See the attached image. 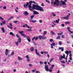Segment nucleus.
<instances>
[{
    "mask_svg": "<svg viewBox=\"0 0 73 73\" xmlns=\"http://www.w3.org/2000/svg\"><path fill=\"white\" fill-rule=\"evenodd\" d=\"M35 38H36V37H34L32 39V41H33V40H34L35 39Z\"/></svg>",
    "mask_w": 73,
    "mask_h": 73,
    "instance_id": "53",
    "label": "nucleus"
},
{
    "mask_svg": "<svg viewBox=\"0 0 73 73\" xmlns=\"http://www.w3.org/2000/svg\"><path fill=\"white\" fill-rule=\"evenodd\" d=\"M52 16H54V17H55V16H56V14L54 13H53V12H52L51 13Z\"/></svg>",
    "mask_w": 73,
    "mask_h": 73,
    "instance_id": "30",
    "label": "nucleus"
},
{
    "mask_svg": "<svg viewBox=\"0 0 73 73\" xmlns=\"http://www.w3.org/2000/svg\"><path fill=\"white\" fill-rule=\"evenodd\" d=\"M46 38L45 36H42V39L44 40V39H46Z\"/></svg>",
    "mask_w": 73,
    "mask_h": 73,
    "instance_id": "33",
    "label": "nucleus"
},
{
    "mask_svg": "<svg viewBox=\"0 0 73 73\" xmlns=\"http://www.w3.org/2000/svg\"><path fill=\"white\" fill-rule=\"evenodd\" d=\"M59 44L60 45H62V42L61 41H59Z\"/></svg>",
    "mask_w": 73,
    "mask_h": 73,
    "instance_id": "42",
    "label": "nucleus"
},
{
    "mask_svg": "<svg viewBox=\"0 0 73 73\" xmlns=\"http://www.w3.org/2000/svg\"><path fill=\"white\" fill-rule=\"evenodd\" d=\"M9 25H10L11 26H12V25H13L11 23H9Z\"/></svg>",
    "mask_w": 73,
    "mask_h": 73,
    "instance_id": "59",
    "label": "nucleus"
},
{
    "mask_svg": "<svg viewBox=\"0 0 73 73\" xmlns=\"http://www.w3.org/2000/svg\"><path fill=\"white\" fill-rule=\"evenodd\" d=\"M5 22H6L5 21H2V23L3 25H4V24H5Z\"/></svg>",
    "mask_w": 73,
    "mask_h": 73,
    "instance_id": "43",
    "label": "nucleus"
},
{
    "mask_svg": "<svg viewBox=\"0 0 73 73\" xmlns=\"http://www.w3.org/2000/svg\"><path fill=\"white\" fill-rule=\"evenodd\" d=\"M59 21H60V19H58V20H56V21H54L53 22V23H59Z\"/></svg>",
    "mask_w": 73,
    "mask_h": 73,
    "instance_id": "14",
    "label": "nucleus"
},
{
    "mask_svg": "<svg viewBox=\"0 0 73 73\" xmlns=\"http://www.w3.org/2000/svg\"><path fill=\"white\" fill-rule=\"evenodd\" d=\"M19 33L20 34H21V36H22L23 37H25V38H27V35L23 33H24V31H19Z\"/></svg>",
    "mask_w": 73,
    "mask_h": 73,
    "instance_id": "4",
    "label": "nucleus"
},
{
    "mask_svg": "<svg viewBox=\"0 0 73 73\" xmlns=\"http://www.w3.org/2000/svg\"><path fill=\"white\" fill-rule=\"evenodd\" d=\"M27 31H28V32H31V31H32V30L31 29H28L27 30Z\"/></svg>",
    "mask_w": 73,
    "mask_h": 73,
    "instance_id": "47",
    "label": "nucleus"
},
{
    "mask_svg": "<svg viewBox=\"0 0 73 73\" xmlns=\"http://www.w3.org/2000/svg\"><path fill=\"white\" fill-rule=\"evenodd\" d=\"M68 31H69V32H70V33H73V31H70V30H68Z\"/></svg>",
    "mask_w": 73,
    "mask_h": 73,
    "instance_id": "49",
    "label": "nucleus"
},
{
    "mask_svg": "<svg viewBox=\"0 0 73 73\" xmlns=\"http://www.w3.org/2000/svg\"><path fill=\"white\" fill-rule=\"evenodd\" d=\"M17 41H18L19 43H20L21 41V38H18Z\"/></svg>",
    "mask_w": 73,
    "mask_h": 73,
    "instance_id": "18",
    "label": "nucleus"
},
{
    "mask_svg": "<svg viewBox=\"0 0 73 73\" xmlns=\"http://www.w3.org/2000/svg\"><path fill=\"white\" fill-rule=\"evenodd\" d=\"M65 24L66 25H67V24H70V22H65Z\"/></svg>",
    "mask_w": 73,
    "mask_h": 73,
    "instance_id": "35",
    "label": "nucleus"
},
{
    "mask_svg": "<svg viewBox=\"0 0 73 73\" xmlns=\"http://www.w3.org/2000/svg\"><path fill=\"white\" fill-rule=\"evenodd\" d=\"M18 60H19V61H21V60H23V58L19 56H18Z\"/></svg>",
    "mask_w": 73,
    "mask_h": 73,
    "instance_id": "17",
    "label": "nucleus"
},
{
    "mask_svg": "<svg viewBox=\"0 0 73 73\" xmlns=\"http://www.w3.org/2000/svg\"><path fill=\"white\" fill-rule=\"evenodd\" d=\"M33 13L34 14H35V15H38V12L36 11H34Z\"/></svg>",
    "mask_w": 73,
    "mask_h": 73,
    "instance_id": "21",
    "label": "nucleus"
},
{
    "mask_svg": "<svg viewBox=\"0 0 73 73\" xmlns=\"http://www.w3.org/2000/svg\"><path fill=\"white\" fill-rule=\"evenodd\" d=\"M18 21H13V22L14 23H17V22H18Z\"/></svg>",
    "mask_w": 73,
    "mask_h": 73,
    "instance_id": "50",
    "label": "nucleus"
},
{
    "mask_svg": "<svg viewBox=\"0 0 73 73\" xmlns=\"http://www.w3.org/2000/svg\"><path fill=\"white\" fill-rule=\"evenodd\" d=\"M19 9V8H18V7H17L16 8V9H15V12H16L17 13L18 12V10H18Z\"/></svg>",
    "mask_w": 73,
    "mask_h": 73,
    "instance_id": "28",
    "label": "nucleus"
},
{
    "mask_svg": "<svg viewBox=\"0 0 73 73\" xmlns=\"http://www.w3.org/2000/svg\"><path fill=\"white\" fill-rule=\"evenodd\" d=\"M39 64H40V65H43L44 62H42V61H40L39 62Z\"/></svg>",
    "mask_w": 73,
    "mask_h": 73,
    "instance_id": "31",
    "label": "nucleus"
},
{
    "mask_svg": "<svg viewBox=\"0 0 73 73\" xmlns=\"http://www.w3.org/2000/svg\"><path fill=\"white\" fill-rule=\"evenodd\" d=\"M26 57L27 58V62H30V61H31L30 58H29V57L28 55H26Z\"/></svg>",
    "mask_w": 73,
    "mask_h": 73,
    "instance_id": "6",
    "label": "nucleus"
},
{
    "mask_svg": "<svg viewBox=\"0 0 73 73\" xmlns=\"http://www.w3.org/2000/svg\"><path fill=\"white\" fill-rule=\"evenodd\" d=\"M44 53H45L46 54H48V52H47L44 51Z\"/></svg>",
    "mask_w": 73,
    "mask_h": 73,
    "instance_id": "57",
    "label": "nucleus"
},
{
    "mask_svg": "<svg viewBox=\"0 0 73 73\" xmlns=\"http://www.w3.org/2000/svg\"><path fill=\"white\" fill-rule=\"evenodd\" d=\"M0 19H1V20H5L1 16H0Z\"/></svg>",
    "mask_w": 73,
    "mask_h": 73,
    "instance_id": "39",
    "label": "nucleus"
},
{
    "mask_svg": "<svg viewBox=\"0 0 73 73\" xmlns=\"http://www.w3.org/2000/svg\"><path fill=\"white\" fill-rule=\"evenodd\" d=\"M1 29L3 33H4L5 32V29H4V28L2 27L1 28Z\"/></svg>",
    "mask_w": 73,
    "mask_h": 73,
    "instance_id": "26",
    "label": "nucleus"
},
{
    "mask_svg": "<svg viewBox=\"0 0 73 73\" xmlns=\"http://www.w3.org/2000/svg\"><path fill=\"white\" fill-rule=\"evenodd\" d=\"M46 2L47 3H48V4H50V1H49L48 0H45Z\"/></svg>",
    "mask_w": 73,
    "mask_h": 73,
    "instance_id": "41",
    "label": "nucleus"
},
{
    "mask_svg": "<svg viewBox=\"0 0 73 73\" xmlns=\"http://www.w3.org/2000/svg\"><path fill=\"white\" fill-rule=\"evenodd\" d=\"M33 17H34V16L33 15L31 16V19H33L32 18H33Z\"/></svg>",
    "mask_w": 73,
    "mask_h": 73,
    "instance_id": "48",
    "label": "nucleus"
},
{
    "mask_svg": "<svg viewBox=\"0 0 73 73\" xmlns=\"http://www.w3.org/2000/svg\"><path fill=\"white\" fill-rule=\"evenodd\" d=\"M37 21L35 20H32L31 21V22H32V23H36V22Z\"/></svg>",
    "mask_w": 73,
    "mask_h": 73,
    "instance_id": "32",
    "label": "nucleus"
},
{
    "mask_svg": "<svg viewBox=\"0 0 73 73\" xmlns=\"http://www.w3.org/2000/svg\"><path fill=\"white\" fill-rule=\"evenodd\" d=\"M67 1V0H65L64 2V1H61L60 3H59V0H52L51 2L52 5L53 4L54 5H60V6H62V5H66V4H65V2H66Z\"/></svg>",
    "mask_w": 73,
    "mask_h": 73,
    "instance_id": "1",
    "label": "nucleus"
},
{
    "mask_svg": "<svg viewBox=\"0 0 73 73\" xmlns=\"http://www.w3.org/2000/svg\"><path fill=\"white\" fill-rule=\"evenodd\" d=\"M33 3V1H30L29 2V9L31 11H33V10L32 8V6H31V4H32Z\"/></svg>",
    "mask_w": 73,
    "mask_h": 73,
    "instance_id": "5",
    "label": "nucleus"
},
{
    "mask_svg": "<svg viewBox=\"0 0 73 73\" xmlns=\"http://www.w3.org/2000/svg\"><path fill=\"white\" fill-rule=\"evenodd\" d=\"M32 9H35L36 10L38 11H40L42 12L44 11V9L42 7H41L38 5H33V6L32 7Z\"/></svg>",
    "mask_w": 73,
    "mask_h": 73,
    "instance_id": "2",
    "label": "nucleus"
},
{
    "mask_svg": "<svg viewBox=\"0 0 73 73\" xmlns=\"http://www.w3.org/2000/svg\"><path fill=\"white\" fill-rule=\"evenodd\" d=\"M15 54V52H12L11 55V56H13L14 54Z\"/></svg>",
    "mask_w": 73,
    "mask_h": 73,
    "instance_id": "38",
    "label": "nucleus"
},
{
    "mask_svg": "<svg viewBox=\"0 0 73 73\" xmlns=\"http://www.w3.org/2000/svg\"><path fill=\"white\" fill-rule=\"evenodd\" d=\"M51 66L52 67H50V69H52L54 68V65H51Z\"/></svg>",
    "mask_w": 73,
    "mask_h": 73,
    "instance_id": "22",
    "label": "nucleus"
},
{
    "mask_svg": "<svg viewBox=\"0 0 73 73\" xmlns=\"http://www.w3.org/2000/svg\"><path fill=\"white\" fill-rule=\"evenodd\" d=\"M50 33H52V35H55L56 34V33H55L52 31H50Z\"/></svg>",
    "mask_w": 73,
    "mask_h": 73,
    "instance_id": "23",
    "label": "nucleus"
},
{
    "mask_svg": "<svg viewBox=\"0 0 73 73\" xmlns=\"http://www.w3.org/2000/svg\"><path fill=\"white\" fill-rule=\"evenodd\" d=\"M26 38H27V41H28V42H31V38H30V36H27V37Z\"/></svg>",
    "mask_w": 73,
    "mask_h": 73,
    "instance_id": "11",
    "label": "nucleus"
},
{
    "mask_svg": "<svg viewBox=\"0 0 73 73\" xmlns=\"http://www.w3.org/2000/svg\"><path fill=\"white\" fill-rule=\"evenodd\" d=\"M44 68L45 69V70L46 72H52V70L51 69L49 70V68H48V66L47 65H46L45 66Z\"/></svg>",
    "mask_w": 73,
    "mask_h": 73,
    "instance_id": "3",
    "label": "nucleus"
},
{
    "mask_svg": "<svg viewBox=\"0 0 73 73\" xmlns=\"http://www.w3.org/2000/svg\"><path fill=\"white\" fill-rule=\"evenodd\" d=\"M16 35L17 38H20V36L17 35V34H16Z\"/></svg>",
    "mask_w": 73,
    "mask_h": 73,
    "instance_id": "45",
    "label": "nucleus"
},
{
    "mask_svg": "<svg viewBox=\"0 0 73 73\" xmlns=\"http://www.w3.org/2000/svg\"><path fill=\"white\" fill-rule=\"evenodd\" d=\"M39 22L40 23H42V21L41 20H39Z\"/></svg>",
    "mask_w": 73,
    "mask_h": 73,
    "instance_id": "51",
    "label": "nucleus"
},
{
    "mask_svg": "<svg viewBox=\"0 0 73 73\" xmlns=\"http://www.w3.org/2000/svg\"><path fill=\"white\" fill-rule=\"evenodd\" d=\"M33 44H34V45H36L37 44L36 43H35V42H33Z\"/></svg>",
    "mask_w": 73,
    "mask_h": 73,
    "instance_id": "44",
    "label": "nucleus"
},
{
    "mask_svg": "<svg viewBox=\"0 0 73 73\" xmlns=\"http://www.w3.org/2000/svg\"><path fill=\"white\" fill-rule=\"evenodd\" d=\"M47 33V31H44V33H43V35L44 36L45 35H46V34Z\"/></svg>",
    "mask_w": 73,
    "mask_h": 73,
    "instance_id": "29",
    "label": "nucleus"
},
{
    "mask_svg": "<svg viewBox=\"0 0 73 73\" xmlns=\"http://www.w3.org/2000/svg\"><path fill=\"white\" fill-rule=\"evenodd\" d=\"M61 38V37L60 36H58L56 37V39H60Z\"/></svg>",
    "mask_w": 73,
    "mask_h": 73,
    "instance_id": "40",
    "label": "nucleus"
},
{
    "mask_svg": "<svg viewBox=\"0 0 73 73\" xmlns=\"http://www.w3.org/2000/svg\"><path fill=\"white\" fill-rule=\"evenodd\" d=\"M13 17H11L10 18L8 19V20H10L11 19H13Z\"/></svg>",
    "mask_w": 73,
    "mask_h": 73,
    "instance_id": "36",
    "label": "nucleus"
},
{
    "mask_svg": "<svg viewBox=\"0 0 73 73\" xmlns=\"http://www.w3.org/2000/svg\"><path fill=\"white\" fill-rule=\"evenodd\" d=\"M61 62L62 63H63V64H65V62L63 61H61Z\"/></svg>",
    "mask_w": 73,
    "mask_h": 73,
    "instance_id": "46",
    "label": "nucleus"
},
{
    "mask_svg": "<svg viewBox=\"0 0 73 73\" xmlns=\"http://www.w3.org/2000/svg\"><path fill=\"white\" fill-rule=\"evenodd\" d=\"M71 53H72V51H69L68 52V54L69 53V54H71Z\"/></svg>",
    "mask_w": 73,
    "mask_h": 73,
    "instance_id": "63",
    "label": "nucleus"
},
{
    "mask_svg": "<svg viewBox=\"0 0 73 73\" xmlns=\"http://www.w3.org/2000/svg\"><path fill=\"white\" fill-rule=\"evenodd\" d=\"M19 41H16L15 42V44L16 46H19Z\"/></svg>",
    "mask_w": 73,
    "mask_h": 73,
    "instance_id": "20",
    "label": "nucleus"
},
{
    "mask_svg": "<svg viewBox=\"0 0 73 73\" xmlns=\"http://www.w3.org/2000/svg\"><path fill=\"white\" fill-rule=\"evenodd\" d=\"M51 48L52 49H53V45H52V44H51Z\"/></svg>",
    "mask_w": 73,
    "mask_h": 73,
    "instance_id": "61",
    "label": "nucleus"
},
{
    "mask_svg": "<svg viewBox=\"0 0 73 73\" xmlns=\"http://www.w3.org/2000/svg\"><path fill=\"white\" fill-rule=\"evenodd\" d=\"M5 51L6 52H5V53L6 56H7L8 55V54L9 53V52H9V51H10L9 50H8L7 49H6L5 50Z\"/></svg>",
    "mask_w": 73,
    "mask_h": 73,
    "instance_id": "8",
    "label": "nucleus"
},
{
    "mask_svg": "<svg viewBox=\"0 0 73 73\" xmlns=\"http://www.w3.org/2000/svg\"><path fill=\"white\" fill-rule=\"evenodd\" d=\"M64 48L63 47H60L59 48V50H61L62 52H63V51H64Z\"/></svg>",
    "mask_w": 73,
    "mask_h": 73,
    "instance_id": "15",
    "label": "nucleus"
},
{
    "mask_svg": "<svg viewBox=\"0 0 73 73\" xmlns=\"http://www.w3.org/2000/svg\"><path fill=\"white\" fill-rule=\"evenodd\" d=\"M53 60H54V58H51L50 61V63H51V62H52V61H53Z\"/></svg>",
    "mask_w": 73,
    "mask_h": 73,
    "instance_id": "34",
    "label": "nucleus"
},
{
    "mask_svg": "<svg viewBox=\"0 0 73 73\" xmlns=\"http://www.w3.org/2000/svg\"><path fill=\"white\" fill-rule=\"evenodd\" d=\"M10 35H12V36H15V35H14V34L12 32H11L10 33Z\"/></svg>",
    "mask_w": 73,
    "mask_h": 73,
    "instance_id": "24",
    "label": "nucleus"
},
{
    "mask_svg": "<svg viewBox=\"0 0 73 73\" xmlns=\"http://www.w3.org/2000/svg\"><path fill=\"white\" fill-rule=\"evenodd\" d=\"M62 38H65V36L64 35H62Z\"/></svg>",
    "mask_w": 73,
    "mask_h": 73,
    "instance_id": "52",
    "label": "nucleus"
},
{
    "mask_svg": "<svg viewBox=\"0 0 73 73\" xmlns=\"http://www.w3.org/2000/svg\"><path fill=\"white\" fill-rule=\"evenodd\" d=\"M30 50L31 52H33L34 50H35V48H34V47H31L30 48Z\"/></svg>",
    "mask_w": 73,
    "mask_h": 73,
    "instance_id": "12",
    "label": "nucleus"
},
{
    "mask_svg": "<svg viewBox=\"0 0 73 73\" xmlns=\"http://www.w3.org/2000/svg\"><path fill=\"white\" fill-rule=\"evenodd\" d=\"M24 14L25 15V16H28V15H29L27 11H25Z\"/></svg>",
    "mask_w": 73,
    "mask_h": 73,
    "instance_id": "16",
    "label": "nucleus"
},
{
    "mask_svg": "<svg viewBox=\"0 0 73 73\" xmlns=\"http://www.w3.org/2000/svg\"><path fill=\"white\" fill-rule=\"evenodd\" d=\"M36 70V69L33 70H32V72H33V73H34V72H35Z\"/></svg>",
    "mask_w": 73,
    "mask_h": 73,
    "instance_id": "55",
    "label": "nucleus"
},
{
    "mask_svg": "<svg viewBox=\"0 0 73 73\" xmlns=\"http://www.w3.org/2000/svg\"><path fill=\"white\" fill-rule=\"evenodd\" d=\"M52 45H53V46H55V43L54 42L52 43Z\"/></svg>",
    "mask_w": 73,
    "mask_h": 73,
    "instance_id": "54",
    "label": "nucleus"
},
{
    "mask_svg": "<svg viewBox=\"0 0 73 73\" xmlns=\"http://www.w3.org/2000/svg\"><path fill=\"white\" fill-rule=\"evenodd\" d=\"M63 34V33H58L57 34V35L58 36H60V35H62Z\"/></svg>",
    "mask_w": 73,
    "mask_h": 73,
    "instance_id": "37",
    "label": "nucleus"
},
{
    "mask_svg": "<svg viewBox=\"0 0 73 73\" xmlns=\"http://www.w3.org/2000/svg\"><path fill=\"white\" fill-rule=\"evenodd\" d=\"M62 19H64V20H68L69 17L66 16V17H63L62 18Z\"/></svg>",
    "mask_w": 73,
    "mask_h": 73,
    "instance_id": "13",
    "label": "nucleus"
},
{
    "mask_svg": "<svg viewBox=\"0 0 73 73\" xmlns=\"http://www.w3.org/2000/svg\"><path fill=\"white\" fill-rule=\"evenodd\" d=\"M35 53L37 55V56H39V57L42 56L41 54H39L38 52H37V49H36L35 50Z\"/></svg>",
    "mask_w": 73,
    "mask_h": 73,
    "instance_id": "7",
    "label": "nucleus"
},
{
    "mask_svg": "<svg viewBox=\"0 0 73 73\" xmlns=\"http://www.w3.org/2000/svg\"><path fill=\"white\" fill-rule=\"evenodd\" d=\"M65 53L66 54H67V56H66V57H68V50H67L65 52Z\"/></svg>",
    "mask_w": 73,
    "mask_h": 73,
    "instance_id": "19",
    "label": "nucleus"
},
{
    "mask_svg": "<svg viewBox=\"0 0 73 73\" xmlns=\"http://www.w3.org/2000/svg\"><path fill=\"white\" fill-rule=\"evenodd\" d=\"M13 72H16V70L15 69H14L13 70Z\"/></svg>",
    "mask_w": 73,
    "mask_h": 73,
    "instance_id": "62",
    "label": "nucleus"
},
{
    "mask_svg": "<svg viewBox=\"0 0 73 73\" xmlns=\"http://www.w3.org/2000/svg\"><path fill=\"white\" fill-rule=\"evenodd\" d=\"M63 58H65V54H64L63 55V56H61L59 58V60L60 61H61Z\"/></svg>",
    "mask_w": 73,
    "mask_h": 73,
    "instance_id": "9",
    "label": "nucleus"
},
{
    "mask_svg": "<svg viewBox=\"0 0 73 73\" xmlns=\"http://www.w3.org/2000/svg\"><path fill=\"white\" fill-rule=\"evenodd\" d=\"M29 5V3L27 2L26 3V4H25L23 5V6L24 8H27L28 7V5Z\"/></svg>",
    "mask_w": 73,
    "mask_h": 73,
    "instance_id": "10",
    "label": "nucleus"
},
{
    "mask_svg": "<svg viewBox=\"0 0 73 73\" xmlns=\"http://www.w3.org/2000/svg\"><path fill=\"white\" fill-rule=\"evenodd\" d=\"M61 26H62V27H64L65 26V25H64V24H62L61 25Z\"/></svg>",
    "mask_w": 73,
    "mask_h": 73,
    "instance_id": "56",
    "label": "nucleus"
},
{
    "mask_svg": "<svg viewBox=\"0 0 73 73\" xmlns=\"http://www.w3.org/2000/svg\"><path fill=\"white\" fill-rule=\"evenodd\" d=\"M7 27L8 28H10V29H13V28L12 27H11L9 25H7Z\"/></svg>",
    "mask_w": 73,
    "mask_h": 73,
    "instance_id": "27",
    "label": "nucleus"
},
{
    "mask_svg": "<svg viewBox=\"0 0 73 73\" xmlns=\"http://www.w3.org/2000/svg\"><path fill=\"white\" fill-rule=\"evenodd\" d=\"M40 40H41V39H42V36H38Z\"/></svg>",
    "mask_w": 73,
    "mask_h": 73,
    "instance_id": "25",
    "label": "nucleus"
},
{
    "mask_svg": "<svg viewBox=\"0 0 73 73\" xmlns=\"http://www.w3.org/2000/svg\"><path fill=\"white\" fill-rule=\"evenodd\" d=\"M36 73H40V72L38 71H36Z\"/></svg>",
    "mask_w": 73,
    "mask_h": 73,
    "instance_id": "58",
    "label": "nucleus"
},
{
    "mask_svg": "<svg viewBox=\"0 0 73 73\" xmlns=\"http://www.w3.org/2000/svg\"><path fill=\"white\" fill-rule=\"evenodd\" d=\"M3 9H7V7H6V6H4L3 8Z\"/></svg>",
    "mask_w": 73,
    "mask_h": 73,
    "instance_id": "60",
    "label": "nucleus"
},
{
    "mask_svg": "<svg viewBox=\"0 0 73 73\" xmlns=\"http://www.w3.org/2000/svg\"><path fill=\"white\" fill-rule=\"evenodd\" d=\"M47 56L48 58H49V54H47Z\"/></svg>",
    "mask_w": 73,
    "mask_h": 73,
    "instance_id": "64",
    "label": "nucleus"
}]
</instances>
